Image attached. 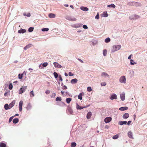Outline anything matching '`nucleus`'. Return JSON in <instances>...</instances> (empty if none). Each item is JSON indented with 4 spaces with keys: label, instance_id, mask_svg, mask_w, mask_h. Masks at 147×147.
Masks as SVG:
<instances>
[{
    "label": "nucleus",
    "instance_id": "13d9d810",
    "mask_svg": "<svg viewBox=\"0 0 147 147\" xmlns=\"http://www.w3.org/2000/svg\"><path fill=\"white\" fill-rule=\"evenodd\" d=\"M50 93V91L49 90H47L45 91V93L46 94H49Z\"/></svg>",
    "mask_w": 147,
    "mask_h": 147
},
{
    "label": "nucleus",
    "instance_id": "3c124183",
    "mask_svg": "<svg viewBox=\"0 0 147 147\" xmlns=\"http://www.w3.org/2000/svg\"><path fill=\"white\" fill-rule=\"evenodd\" d=\"M95 18L98 20L99 19V15L98 13L95 16Z\"/></svg>",
    "mask_w": 147,
    "mask_h": 147
},
{
    "label": "nucleus",
    "instance_id": "69168bd1",
    "mask_svg": "<svg viewBox=\"0 0 147 147\" xmlns=\"http://www.w3.org/2000/svg\"><path fill=\"white\" fill-rule=\"evenodd\" d=\"M78 61H79L80 62L82 63H84V62L81 59H79V58H78Z\"/></svg>",
    "mask_w": 147,
    "mask_h": 147
},
{
    "label": "nucleus",
    "instance_id": "774afa93",
    "mask_svg": "<svg viewBox=\"0 0 147 147\" xmlns=\"http://www.w3.org/2000/svg\"><path fill=\"white\" fill-rule=\"evenodd\" d=\"M131 121H129L127 123V124L128 125H129L130 124H131Z\"/></svg>",
    "mask_w": 147,
    "mask_h": 147
},
{
    "label": "nucleus",
    "instance_id": "aec40b11",
    "mask_svg": "<svg viewBox=\"0 0 147 147\" xmlns=\"http://www.w3.org/2000/svg\"><path fill=\"white\" fill-rule=\"evenodd\" d=\"M26 31V30L24 29H22L19 30L18 31V32L19 33H24Z\"/></svg>",
    "mask_w": 147,
    "mask_h": 147
},
{
    "label": "nucleus",
    "instance_id": "09e8293b",
    "mask_svg": "<svg viewBox=\"0 0 147 147\" xmlns=\"http://www.w3.org/2000/svg\"><path fill=\"white\" fill-rule=\"evenodd\" d=\"M23 74H19L18 75L19 78L20 79H22V78L23 77Z\"/></svg>",
    "mask_w": 147,
    "mask_h": 147
},
{
    "label": "nucleus",
    "instance_id": "0e129e2a",
    "mask_svg": "<svg viewBox=\"0 0 147 147\" xmlns=\"http://www.w3.org/2000/svg\"><path fill=\"white\" fill-rule=\"evenodd\" d=\"M59 80L61 81H62L63 80L62 78L61 75H59Z\"/></svg>",
    "mask_w": 147,
    "mask_h": 147
},
{
    "label": "nucleus",
    "instance_id": "f257e3e1",
    "mask_svg": "<svg viewBox=\"0 0 147 147\" xmlns=\"http://www.w3.org/2000/svg\"><path fill=\"white\" fill-rule=\"evenodd\" d=\"M121 47V46L120 45H115L112 47V49L111 50V52L113 53L119 50Z\"/></svg>",
    "mask_w": 147,
    "mask_h": 147
},
{
    "label": "nucleus",
    "instance_id": "5fc2aeb1",
    "mask_svg": "<svg viewBox=\"0 0 147 147\" xmlns=\"http://www.w3.org/2000/svg\"><path fill=\"white\" fill-rule=\"evenodd\" d=\"M106 85V83L105 82H102L101 83V85L102 86H105Z\"/></svg>",
    "mask_w": 147,
    "mask_h": 147
},
{
    "label": "nucleus",
    "instance_id": "ea45409f",
    "mask_svg": "<svg viewBox=\"0 0 147 147\" xmlns=\"http://www.w3.org/2000/svg\"><path fill=\"white\" fill-rule=\"evenodd\" d=\"M56 100L57 101H61L62 100L61 98V97H57L56 98Z\"/></svg>",
    "mask_w": 147,
    "mask_h": 147
},
{
    "label": "nucleus",
    "instance_id": "dca6fc26",
    "mask_svg": "<svg viewBox=\"0 0 147 147\" xmlns=\"http://www.w3.org/2000/svg\"><path fill=\"white\" fill-rule=\"evenodd\" d=\"M78 81V80L76 78L72 79L71 80V83L74 84L76 83Z\"/></svg>",
    "mask_w": 147,
    "mask_h": 147
},
{
    "label": "nucleus",
    "instance_id": "680f3d73",
    "mask_svg": "<svg viewBox=\"0 0 147 147\" xmlns=\"http://www.w3.org/2000/svg\"><path fill=\"white\" fill-rule=\"evenodd\" d=\"M62 88L63 89L65 90L67 89V88L66 86L64 85L62 87Z\"/></svg>",
    "mask_w": 147,
    "mask_h": 147
},
{
    "label": "nucleus",
    "instance_id": "b1692460",
    "mask_svg": "<svg viewBox=\"0 0 147 147\" xmlns=\"http://www.w3.org/2000/svg\"><path fill=\"white\" fill-rule=\"evenodd\" d=\"M15 103V102L14 101H13L11 102L9 104V109H10L14 105Z\"/></svg>",
    "mask_w": 147,
    "mask_h": 147
},
{
    "label": "nucleus",
    "instance_id": "a878e982",
    "mask_svg": "<svg viewBox=\"0 0 147 147\" xmlns=\"http://www.w3.org/2000/svg\"><path fill=\"white\" fill-rule=\"evenodd\" d=\"M130 63L131 65H134L137 64L136 62H135L132 59L130 60Z\"/></svg>",
    "mask_w": 147,
    "mask_h": 147
},
{
    "label": "nucleus",
    "instance_id": "de8ad7c7",
    "mask_svg": "<svg viewBox=\"0 0 147 147\" xmlns=\"http://www.w3.org/2000/svg\"><path fill=\"white\" fill-rule=\"evenodd\" d=\"M13 88V85L11 83L9 84V89L10 90H11Z\"/></svg>",
    "mask_w": 147,
    "mask_h": 147
},
{
    "label": "nucleus",
    "instance_id": "a211bd4d",
    "mask_svg": "<svg viewBox=\"0 0 147 147\" xmlns=\"http://www.w3.org/2000/svg\"><path fill=\"white\" fill-rule=\"evenodd\" d=\"M134 72L133 71H130L129 74L131 78H132L134 76Z\"/></svg>",
    "mask_w": 147,
    "mask_h": 147
},
{
    "label": "nucleus",
    "instance_id": "bf43d9fd",
    "mask_svg": "<svg viewBox=\"0 0 147 147\" xmlns=\"http://www.w3.org/2000/svg\"><path fill=\"white\" fill-rule=\"evenodd\" d=\"M135 19H138L139 18V16L137 15H134V16Z\"/></svg>",
    "mask_w": 147,
    "mask_h": 147
},
{
    "label": "nucleus",
    "instance_id": "6e6d98bb",
    "mask_svg": "<svg viewBox=\"0 0 147 147\" xmlns=\"http://www.w3.org/2000/svg\"><path fill=\"white\" fill-rule=\"evenodd\" d=\"M56 96V94L55 93H53L51 95V97L52 98H55Z\"/></svg>",
    "mask_w": 147,
    "mask_h": 147
},
{
    "label": "nucleus",
    "instance_id": "052dcab7",
    "mask_svg": "<svg viewBox=\"0 0 147 147\" xmlns=\"http://www.w3.org/2000/svg\"><path fill=\"white\" fill-rule=\"evenodd\" d=\"M83 28L84 29H87L88 28L87 26L85 25H84L83 26Z\"/></svg>",
    "mask_w": 147,
    "mask_h": 147
},
{
    "label": "nucleus",
    "instance_id": "8fccbe9b",
    "mask_svg": "<svg viewBox=\"0 0 147 147\" xmlns=\"http://www.w3.org/2000/svg\"><path fill=\"white\" fill-rule=\"evenodd\" d=\"M23 15L24 16H26L28 17H30V13H28L27 14L26 13H24Z\"/></svg>",
    "mask_w": 147,
    "mask_h": 147
},
{
    "label": "nucleus",
    "instance_id": "4468645a",
    "mask_svg": "<svg viewBox=\"0 0 147 147\" xmlns=\"http://www.w3.org/2000/svg\"><path fill=\"white\" fill-rule=\"evenodd\" d=\"M88 106H84L83 107H81L79 106L78 104L76 105V108L77 109H82L83 108L87 107Z\"/></svg>",
    "mask_w": 147,
    "mask_h": 147
},
{
    "label": "nucleus",
    "instance_id": "a18cd8bd",
    "mask_svg": "<svg viewBox=\"0 0 147 147\" xmlns=\"http://www.w3.org/2000/svg\"><path fill=\"white\" fill-rule=\"evenodd\" d=\"M68 111L70 114H72L73 113V111L70 108H69L68 109Z\"/></svg>",
    "mask_w": 147,
    "mask_h": 147
},
{
    "label": "nucleus",
    "instance_id": "0eeeda50",
    "mask_svg": "<svg viewBox=\"0 0 147 147\" xmlns=\"http://www.w3.org/2000/svg\"><path fill=\"white\" fill-rule=\"evenodd\" d=\"M101 76L104 78H109L110 76L106 72H102L101 74Z\"/></svg>",
    "mask_w": 147,
    "mask_h": 147
},
{
    "label": "nucleus",
    "instance_id": "603ef678",
    "mask_svg": "<svg viewBox=\"0 0 147 147\" xmlns=\"http://www.w3.org/2000/svg\"><path fill=\"white\" fill-rule=\"evenodd\" d=\"M87 90L89 92H91L92 90V89L90 87H88L87 88Z\"/></svg>",
    "mask_w": 147,
    "mask_h": 147
},
{
    "label": "nucleus",
    "instance_id": "e2e57ef3",
    "mask_svg": "<svg viewBox=\"0 0 147 147\" xmlns=\"http://www.w3.org/2000/svg\"><path fill=\"white\" fill-rule=\"evenodd\" d=\"M69 76H74V74L71 72H69Z\"/></svg>",
    "mask_w": 147,
    "mask_h": 147
},
{
    "label": "nucleus",
    "instance_id": "423d86ee",
    "mask_svg": "<svg viewBox=\"0 0 147 147\" xmlns=\"http://www.w3.org/2000/svg\"><path fill=\"white\" fill-rule=\"evenodd\" d=\"M109 98L111 100L117 99V95L114 93L112 94L110 96Z\"/></svg>",
    "mask_w": 147,
    "mask_h": 147
},
{
    "label": "nucleus",
    "instance_id": "20e7f679",
    "mask_svg": "<svg viewBox=\"0 0 147 147\" xmlns=\"http://www.w3.org/2000/svg\"><path fill=\"white\" fill-rule=\"evenodd\" d=\"M27 88L26 86H22L19 90L18 93L21 94L24 93L26 90Z\"/></svg>",
    "mask_w": 147,
    "mask_h": 147
},
{
    "label": "nucleus",
    "instance_id": "c756f323",
    "mask_svg": "<svg viewBox=\"0 0 147 147\" xmlns=\"http://www.w3.org/2000/svg\"><path fill=\"white\" fill-rule=\"evenodd\" d=\"M9 105L7 104H5L4 106V109L6 110H7L9 109Z\"/></svg>",
    "mask_w": 147,
    "mask_h": 147
},
{
    "label": "nucleus",
    "instance_id": "4d7b16f0",
    "mask_svg": "<svg viewBox=\"0 0 147 147\" xmlns=\"http://www.w3.org/2000/svg\"><path fill=\"white\" fill-rule=\"evenodd\" d=\"M14 117V116H12L11 117H10L9 119V123H10L11 122V121H12L13 118Z\"/></svg>",
    "mask_w": 147,
    "mask_h": 147
},
{
    "label": "nucleus",
    "instance_id": "5701e85b",
    "mask_svg": "<svg viewBox=\"0 0 147 147\" xmlns=\"http://www.w3.org/2000/svg\"><path fill=\"white\" fill-rule=\"evenodd\" d=\"M92 115V113L91 112H88L86 116V117L87 119H88L90 118V117H91V116Z\"/></svg>",
    "mask_w": 147,
    "mask_h": 147
},
{
    "label": "nucleus",
    "instance_id": "7ed1b4c3",
    "mask_svg": "<svg viewBox=\"0 0 147 147\" xmlns=\"http://www.w3.org/2000/svg\"><path fill=\"white\" fill-rule=\"evenodd\" d=\"M119 82L121 83L125 84L126 83L125 77L124 76H121L119 79Z\"/></svg>",
    "mask_w": 147,
    "mask_h": 147
},
{
    "label": "nucleus",
    "instance_id": "a19ab883",
    "mask_svg": "<svg viewBox=\"0 0 147 147\" xmlns=\"http://www.w3.org/2000/svg\"><path fill=\"white\" fill-rule=\"evenodd\" d=\"M108 16V14L107 12H104L102 15V16L104 17H107Z\"/></svg>",
    "mask_w": 147,
    "mask_h": 147
},
{
    "label": "nucleus",
    "instance_id": "2eb2a0df",
    "mask_svg": "<svg viewBox=\"0 0 147 147\" xmlns=\"http://www.w3.org/2000/svg\"><path fill=\"white\" fill-rule=\"evenodd\" d=\"M129 114L127 113H126L123 115V118L124 119H127L129 117Z\"/></svg>",
    "mask_w": 147,
    "mask_h": 147
},
{
    "label": "nucleus",
    "instance_id": "473e14b6",
    "mask_svg": "<svg viewBox=\"0 0 147 147\" xmlns=\"http://www.w3.org/2000/svg\"><path fill=\"white\" fill-rule=\"evenodd\" d=\"M119 136V134H117L113 136L112 138L113 139H116L118 138Z\"/></svg>",
    "mask_w": 147,
    "mask_h": 147
},
{
    "label": "nucleus",
    "instance_id": "c9c22d12",
    "mask_svg": "<svg viewBox=\"0 0 147 147\" xmlns=\"http://www.w3.org/2000/svg\"><path fill=\"white\" fill-rule=\"evenodd\" d=\"M30 96L31 97H33L34 96V94L33 90L30 92Z\"/></svg>",
    "mask_w": 147,
    "mask_h": 147
},
{
    "label": "nucleus",
    "instance_id": "7c9ffc66",
    "mask_svg": "<svg viewBox=\"0 0 147 147\" xmlns=\"http://www.w3.org/2000/svg\"><path fill=\"white\" fill-rule=\"evenodd\" d=\"M76 145V144L75 142L71 143V147H75Z\"/></svg>",
    "mask_w": 147,
    "mask_h": 147
},
{
    "label": "nucleus",
    "instance_id": "49530a36",
    "mask_svg": "<svg viewBox=\"0 0 147 147\" xmlns=\"http://www.w3.org/2000/svg\"><path fill=\"white\" fill-rule=\"evenodd\" d=\"M48 65V63L47 62H45L42 64V66L43 67H46Z\"/></svg>",
    "mask_w": 147,
    "mask_h": 147
},
{
    "label": "nucleus",
    "instance_id": "c03bdc74",
    "mask_svg": "<svg viewBox=\"0 0 147 147\" xmlns=\"http://www.w3.org/2000/svg\"><path fill=\"white\" fill-rule=\"evenodd\" d=\"M92 42V45H95L97 43V41L96 40H93Z\"/></svg>",
    "mask_w": 147,
    "mask_h": 147
},
{
    "label": "nucleus",
    "instance_id": "72a5a7b5",
    "mask_svg": "<svg viewBox=\"0 0 147 147\" xmlns=\"http://www.w3.org/2000/svg\"><path fill=\"white\" fill-rule=\"evenodd\" d=\"M32 107V106L30 104H29L26 107V109L27 110H30V109Z\"/></svg>",
    "mask_w": 147,
    "mask_h": 147
},
{
    "label": "nucleus",
    "instance_id": "6e6552de",
    "mask_svg": "<svg viewBox=\"0 0 147 147\" xmlns=\"http://www.w3.org/2000/svg\"><path fill=\"white\" fill-rule=\"evenodd\" d=\"M53 64L55 67L57 68H61L62 67V66L57 62H54L53 63Z\"/></svg>",
    "mask_w": 147,
    "mask_h": 147
},
{
    "label": "nucleus",
    "instance_id": "bb28decb",
    "mask_svg": "<svg viewBox=\"0 0 147 147\" xmlns=\"http://www.w3.org/2000/svg\"><path fill=\"white\" fill-rule=\"evenodd\" d=\"M107 6L108 7H109L113 8H115V5L113 4H111L110 5H108Z\"/></svg>",
    "mask_w": 147,
    "mask_h": 147
},
{
    "label": "nucleus",
    "instance_id": "9b49d317",
    "mask_svg": "<svg viewBox=\"0 0 147 147\" xmlns=\"http://www.w3.org/2000/svg\"><path fill=\"white\" fill-rule=\"evenodd\" d=\"M23 101L22 100L20 101L19 104V108L20 111H21L22 109Z\"/></svg>",
    "mask_w": 147,
    "mask_h": 147
},
{
    "label": "nucleus",
    "instance_id": "864d4df0",
    "mask_svg": "<svg viewBox=\"0 0 147 147\" xmlns=\"http://www.w3.org/2000/svg\"><path fill=\"white\" fill-rule=\"evenodd\" d=\"M129 19L130 20H134L135 19L134 16H131L129 17Z\"/></svg>",
    "mask_w": 147,
    "mask_h": 147
},
{
    "label": "nucleus",
    "instance_id": "6ab92c4d",
    "mask_svg": "<svg viewBox=\"0 0 147 147\" xmlns=\"http://www.w3.org/2000/svg\"><path fill=\"white\" fill-rule=\"evenodd\" d=\"M49 18H54L55 17V15L54 14L50 13L49 14Z\"/></svg>",
    "mask_w": 147,
    "mask_h": 147
},
{
    "label": "nucleus",
    "instance_id": "c85d7f7f",
    "mask_svg": "<svg viewBox=\"0 0 147 147\" xmlns=\"http://www.w3.org/2000/svg\"><path fill=\"white\" fill-rule=\"evenodd\" d=\"M72 100V99L70 98H67L66 99V101L67 103L69 104Z\"/></svg>",
    "mask_w": 147,
    "mask_h": 147
},
{
    "label": "nucleus",
    "instance_id": "58836bf2",
    "mask_svg": "<svg viewBox=\"0 0 147 147\" xmlns=\"http://www.w3.org/2000/svg\"><path fill=\"white\" fill-rule=\"evenodd\" d=\"M53 75L55 78H58V75L57 73L55 72H54L53 73Z\"/></svg>",
    "mask_w": 147,
    "mask_h": 147
},
{
    "label": "nucleus",
    "instance_id": "393cba45",
    "mask_svg": "<svg viewBox=\"0 0 147 147\" xmlns=\"http://www.w3.org/2000/svg\"><path fill=\"white\" fill-rule=\"evenodd\" d=\"M31 45H32L31 44H28V45H27L26 47H24V49L25 50H27V49H28L30 48V47H31Z\"/></svg>",
    "mask_w": 147,
    "mask_h": 147
},
{
    "label": "nucleus",
    "instance_id": "f03ea898",
    "mask_svg": "<svg viewBox=\"0 0 147 147\" xmlns=\"http://www.w3.org/2000/svg\"><path fill=\"white\" fill-rule=\"evenodd\" d=\"M65 18L69 21H76L77 19L74 17L73 16H66L65 17Z\"/></svg>",
    "mask_w": 147,
    "mask_h": 147
},
{
    "label": "nucleus",
    "instance_id": "37998d69",
    "mask_svg": "<svg viewBox=\"0 0 147 147\" xmlns=\"http://www.w3.org/2000/svg\"><path fill=\"white\" fill-rule=\"evenodd\" d=\"M6 144L3 143H1L0 144V147H5Z\"/></svg>",
    "mask_w": 147,
    "mask_h": 147
},
{
    "label": "nucleus",
    "instance_id": "f3484780",
    "mask_svg": "<svg viewBox=\"0 0 147 147\" xmlns=\"http://www.w3.org/2000/svg\"><path fill=\"white\" fill-rule=\"evenodd\" d=\"M80 8L82 10L85 11H87L88 10V8L86 7L82 6L80 7Z\"/></svg>",
    "mask_w": 147,
    "mask_h": 147
},
{
    "label": "nucleus",
    "instance_id": "338daca9",
    "mask_svg": "<svg viewBox=\"0 0 147 147\" xmlns=\"http://www.w3.org/2000/svg\"><path fill=\"white\" fill-rule=\"evenodd\" d=\"M42 67H43L42 66V64H40L39 65V67L40 69H42L43 68Z\"/></svg>",
    "mask_w": 147,
    "mask_h": 147
},
{
    "label": "nucleus",
    "instance_id": "412c9836",
    "mask_svg": "<svg viewBox=\"0 0 147 147\" xmlns=\"http://www.w3.org/2000/svg\"><path fill=\"white\" fill-rule=\"evenodd\" d=\"M127 122L126 121H120L118 123L120 125H122L124 124L125 125L127 124Z\"/></svg>",
    "mask_w": 147,
    "mask_h": 147
},
{
    "label": "nucleus",
    "instance_id": "2f4dec72",
    "mask_svg": "<svg viewBox=\"0 0 147 147\" xmlns=\"http://www.w3.org/2000/svg\"><path fill=\"white\" fill-rule=\"evenodd\" d=\"M78 98L79 99L81 100L82 99V94L81 93L79 94Z\"/></svg>",
    "mask_w": 147,
    "mask_h": 147
},
{
    "label": "nucleus",
    "instance_id": "39448f33",
    "mask_svg": "<svg viewBox=\"0 0 147 147\" xmlns=\"http://www.w3.org/2000/svg\"><path fill=\"white\" fill-rule=\"evenodd\" d=\"M127 5H129L138 6H139L140 4L136 2L133 1L129 2L128 3Z\"/></svg>",
    "mask_w": 147,
    "mask_h": 147
},
{
    "label": "nucleus",
    "instance_id": "4be33fe9",
    "mask_svg": "<svg viewBox=\"0 0 147 147\" xmlns=\"http://www.w3.org/2000/svg\"><path fill=\"white\" fill-rule=\"evenodd\" d=\"M128 109V108L127 107H122L119 108V110L120 111H124L125 110H127Z\"/></svg>",
    "mask_w": 147,
    "mask_h": 147
},
{
    "label": "nucleus",
    "instance_id": "1a4fd4ad",
    "mask_svg": "<svg viewBox=\"0 0 147 147\" xmlns=\"http://www.w3.org/2000/svg\"><path fill=\"white\" fill-rule=\"evenodd\" d=\"M120 96L121 100L122 101H123L125 99V93L124 92H123L120 94Z\"/></svg>",
    "mask_w": 147,
    "mask_h": 147
},
{
    "label": "nucleus",
    "instance_id": "f8f14e48",
    "mask_svg": "<svg viewBox=\"0 0 147 147\" xmlns=\"http://www.w3.org/2000/svg\"><path fill=\"white\" fill-rule=\"evenodd\" d=\"M112 119L111 117H108L105 119L104 121L106 123H108Z\"/></svg>",
    "mask_w": 147,
    "mask_h": 147
},
{
    "label": "nucleus",
    "instance_id": "f704fd0d",
    "mask_svg": "<svg viewBox=\"0 0 147 147\" xmlns=\"http://www.w3.org/2000/svg\"><path fill=\"white\" fill-rule=\"evenodd\" d=\"M107 50L106 49L104 50L103 51V54L104 56H106L107 54Z\"/></svg>",
    "mask_w": 147,
    "mask_h": 147
},
{
    "label": "nucleus",
    "instance_id": "9d476101",
    "mask_svg": "<svg viewBox=\"0 0 147 147\" xmlns=\"http://www.w3.org/2000/svg\"><path fill=\"white\" fill-rule=\"evenodd\" d=\"M82 25L80 23H78L74 24L73 25H72V26L74 28H78L81 27Z\"/></svg>",
    "mask_w": 147,
    "mask_h": 147
},
{
    "label": "nucleus",
    "instance_id": "cd10ccee",
    "mask_svg": "<svg viewBox=\"0 0 147 147\" xmlns=\"http://www.w3.org/2000/svg\"><path fill=\"white\" fill-rule=\"evenodd\" d=\"M19 121V119L18 118L14 119L13 120V122L14 123H16Z\"/></svg>",
    "mask_w": 147,
    "mask_h": 147
},
{
    "label": "nucleus",
    "instance_id": "79ce46f5",
    "mask_svg": "<svg viewBox=\"0 0 147 147\" xmlns=\"http://www.w3.org/2000/svg\"><path fill=\"white\" fill-rule=\"evenodd\" d=\"M49 30V29L48 28H45L42 29V31L43 32L47 31Z\"/></svg>",
    "mask_w": 147,
    "mask_h": 147
},
{
    "label": "nucleus",
    "instance_id": "ddd939ff",
    "mask_svg": "<svg viewBox=\"0 0 147 147\" xmlns=\"http://www.w3.org/2000/svg\"><path fill=\"white\" fill-rule=\"evenodd\" d=\"M127 134H128V137L129 138H130L131 139H134V138L132 134L131 131H128V133H127Z\"/></svg>",
    "mask_w": 147,
    "mask_h": 147
},
{
    "label": "nucleus",
    "instance_id": "e433bc0d",
    "mask_svg": "<svg viewBox=\"0 0 147 147\" xmlns=\"http://www.w3.org/2000/svg\"><path fill=\"white\" fill-rule=\"evenodd\" d=\"M110 39L109 38H107L105 40V42L106 43H108L110 41Z\"/></svg>",
    "mask_w": 147,
    "mask_h": 147
},
{
    "label": "nucleus",
    "instance_id": "4c0bfd02",
    "mask_svg": "<svg viewBox=\"0 0 147 147\" xmlns=\"http://www.w3.org/2000/svg\"><path fill=\"white\" fill-rule=\"evenodd\" d=\"M34 28L33 27H30L28 28V31L30 32H31L33 31Z\"/></svg>",
    "mask_w": 147,
    "mask_h": 147
}]
</instances>
